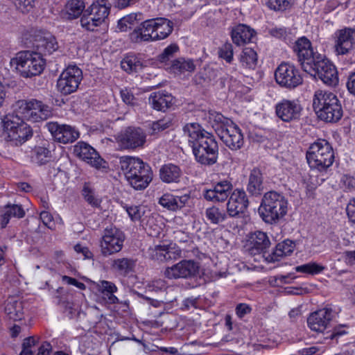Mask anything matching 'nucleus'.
I'll list each match as a JSON object with an SVG mask.
<instances>
[{"label": "nucleus", "mask_w": 355, "mask_h": 355, "mask_svg": "<svg viewBox=\"0 0 355 355\" xmlns=\"http://www.w3.org/2000/svg\"><path fill=\"white\" fill-rule=\"evenodd\" d=\"M183 130L189 137V142L198 162L212 165L217 162L218 146L211 134L202 129L197 123L187 124Z\"/></svg>", "instance_id": "obj_1"}, {"label": "nucleus", "mask_w": 355, "mask_h": 355, "mask_svg": "<svg viewBox=\"0 0 355 355\" xmlns=\"http://www.w3.org/2000/svg\"><path fill=\"white\" fill-rule=\"evenodd\" d=\"M119 166L129 184L135 190L145 189L153 180L151 168L138 157H121Z\"/></svg>", "instance_id": "obj_2"}, {"label": "nucleus", "mask_w": 355, "mask_h": 355, "mask_svg": "<svg viewBox=\"0 0 355 355\" xmlns=\"http://www.w3.org/2000/svg\"><path fill=\"white\" fill-rule=\"evenodd\" d=\"M209 121L223 142L232 150L240 149L243 145V136L241 129L223 114L209 112Z\"/></svg>", "instance_id": "obj_3"}, {"label": "nucleus", "mask_w": 355, "mask_h": 355, "mask_svg": "<svg viewBox=\"0 0 355 355\" xmlns=\"http://www.w3.org/2000/svg\"><path fill=\"white\" fill-rule=\"evenodd\" d=\"M313 107L318 117L327 123H336L343 116L340 101L332 92L316 91L313 98Z\"/></svg>", "instance_id": "obj_4"}, {"label": "nucleus", "mask_w": 355, "mask_h": 355, "mask_svg": "<svg viewBox=\"0 0 355 355\" xmlns=\"http://www.w3.org/2000/svg\"><path fill=\"white\" fill-rule=\"evenodd\" d=\"M288 205L287 199L282 194L268 191L262 198L259 214L265 223L275 224L287 214Z\"/></svg>", "instance_id": "obj_5"}, {"label": "nucleus", "mask_w": 355, "mask_h": 355, "mask_svg": "<svg viewBox=\"0 0 355 355\" xmlns=\"http://www.w3.org/2000/svg\"><path fill=\"white\" fill-rule=\"evenodd\" d=\"M24 119L16 110L15 114H8L3 121V137L12 145H21L32 137V130Z\"/></svg>", "instance_id": "obj_6"}, {"label": "nucleus", "mask_w": 355, "mask_h": 355, "mask_svg": "<svg viewBox=\"0 0 355 355\" xmlns=\"http://www.w3.org/2000/svg\"><path fill=\"white\" fill-rule=\"evenodd\" d=\"M309 166L319 172H326L334 162V152L331 144L324 139L312 144L306 152Z\"/></svg>", "instance_id": "obj_7"}, {"label": "nucleus", "mask_w": 355, "mask_h": 355, "mask_svg": "<svg viewBox=\"0 0 355 355\" xmlns=\"http://www.w3.org/2000/svg\"><path fill=\"white\" fill-rule=\"evenodd\" d=\"M10 67L24 78L40 74L44 70V60L40 53L33 51H21L10 61Z\"/></svg>", "instance_id": "obj_8"}, {"label": "nucleus", "mask_w": 355, "mask_h": 355, "mask_svg": "<svg viewBox=\"0 0 355 355\" xmlns=\"http://www.w3.org/2000/svg\"><path fill=\"white\" fill-rule=\"evenodd\" d=\"M312 71H306L315 78L318 77L329 86H336L338 83L335 66L323 55H317L311 64Z\"/></svg>", "instance_id": "obj_9"}, {"label": "nucleus", "mask_w": 355, "mask_h": 355, "mask_svg": "<svg viewBox=\"0 0 355 355\" xmlns=\"http://www.w3.org/2000/svg\"><path fill=\"white\" fill-rule=\"evenodd\" d=\"M18 113L22 118L33 122L44 121L52 116V110L42 101L32 99L29 101H18Z\"/></svg>", "instance_id": "obj_10"}, {"label": "nucleus", "mask_w": 355, "mask_h": 355, "mask_svg": "<svg viewBox=\"0 0 355 355\" xmlns=\"http://www.w3.org/2000/svg\"><path fill=\"white\" fill-rule=\"evenodd\" d=\"M125 234L115 227H107L104 230L100 241L101 254L108 257L119 252L123 246Z\"/></svg>", "instance_id": "obj_11"}, {"label": "nucleus", "mask_w": 355, "mask_h": 355, "mask_svg": "<svg viewBox=\"0 0 355 355\" xmlns=\"http://www.w3.org/2000/svg\"><path fill=\"white\" fill-rule=\"evenodd\" d=\"M82 79V70L76 66H69L58 79V91L63 95L71 94L77 90Z\"/></svg>", "instance_id": "obj_12"}, {"label": "nucleus", "mask_w": 355, "mask_h": 355, "mask_svg": "<svg viewBox=\"0 0 355 355\" xmlns=\"http://www.w3.org/2000/svg\"><path fill=\"white\" fill-rule=\"evenodd\" d=\"M277 83L282 87L293 89L302 83V78L296 67L287 62L281 63L275 71Z\"/></svg>", "instance_id": "obj_13"}, {"label": "nucleus", "mask_w": 355, "mask_h": 355, "mask_svg": "<svg viewBox=\"0 0 355 355\" xmlns=\"http://www.w3.org/2000/svg\"><path fill=\"white\" fill-rule=\"evenodd\" d=\"M293 51L304 71H312L311 64L320 53L313 51L311 42L305 37L299 38L293 46Z\"/></svg>", "instance_id": "obj_14"}, {"label": "nucleus", "mask_w": 355, "mask_h": 355, "mask_svg": "<svg viewBox=\"0 0 355 355\" xmlns=\"http://www.w3.org/2000/svg\"><path fill=\"white\" fill-rule=\"evenodd\" d=\"M355 47V28L345 27L334 34V49L337 55L349 54Z\"/></svg>", "instance_id": "obj_15"}, {"label": "nucleus", "mask_w": 355, "mask_h": 355, "mask_svg": "<svg viewBox=\"0 0 355 355\" xmlns=\"http://www.w3.org/2000/svg\"><path fill=\"white\" fill-rule=\"evenodd\" d=\"M198 264L192 260H182L171 267H168L165 276L168 279L189 278L194 277L198 272Z\"/></svg>", "instance_id": "obj_16"}, {"label": "nucleus", "mask_w": 355, "mask_h": 355, "mask_svg": "<svg viewBox=\"0 0 355 355\" xmlns=\"http://www.w3.org/2000/svg\"><path fill=\"white\" fill-rule=\"evenodd\" d=\"M302 108L295 101L283 99L275 105V113L278 118L284 122L298 120Z\"/></svg>", "instance_id": "obj_17"}, {"label": "nucleus", "mask_w": 355, "mask_h": 355, "mask_svg": "<svg viewBox=\"0 0 355 355\" xmlns=\"http://www.w3.org/2000/svg\"><path fill=\"white\" fill-rule=\"evenodd\" d=\"M146 134L141 128H127L118 137L119 146L124 149H135L144 146Z\"/></svg>", "instance_id": "obj_18"}, {"label": "nucleus", "mask_w": 355, "mask_h": 355, "mask_svg": "<svg viewBox=\"0 0 355 355\" xmlns=\"http://www.w3.org/2000/svg\"><path fill=\"white\" fill-rule=\"evenodd\" d=\"M249 201L244 190H234L227 203V211L230 217H239L248 207Z\"/></svg>", "instance_id": "obj_19"}, {"label": "nucleus", "mask_w": 355, "mask_h": 355, "mask_svg": "<svg viewBox=\"0 0 355 355\" xmlns=\"http://www.w3.org/2000/svg\"><path fill=\"white\" fill-rule=\"evenodd\" d=\"M74 154L92 166L105 168V162L91 146L85 142H78L73 148Z\"/></svg>", "instance_id": "obj_20"}, {"label": "nucleus", "mask_w": 355, "mask_h": 355, "mask_svg": "<svg viewBox=\"0 0 355 355\" xmlns=\"http://www.w3.org/2000/svg\"><path fill=\"white\" fill-rule=\"evenodd\" d=\"M46 126L54 139L60 143H72L79 137L78 131L71 125L49 123Z\"/></svg>", "instance_id": "obj_21"}, {"label": "nucleus", "mask_w": 355, "mask_h": 355, "mask_svg": "<svg viewBox=\"0 0 355 355\" xmlns=\"http://www.w3.org/2000/svg\"><path fill=\"white\" fill-rule=\"evenodd\" d=\"M332 319V311L323 309L312 313L307 319L309 327L314 331L324 333Z\"/></svg>", "instance_id": "obj_22"}, {"label": "nucleus", "mask_w": 355, "mask_h": 355, "mask_svg": "<svg viewBox=\"0 0 355 355\" xmlns=\"http://www.w3.org/2000/svg\"><path fill=\"white\" fill-rule=\"evenodd\" d=\"M154 21L153 19L146 20L141 23L130 34V40L134 43H141L143 42H154L155 40Z\"/></svg>", "instance_id": "obj_23"}, {"label": "nucleus", "mask_w": 355, "mask_h": 355, "mask_svg": "<svg viewBox=\"0 0 355 355\" xmlns=\"http://www.w3.org/2000/svg\"><path fill=\"white\" fill-rule=\"evenodd\" d=\"M232 184L228 180H223L217 182L212 189L205 191L204 198L213 202H224L231 195Z\"/></svg>", "instance_id": "obj_24"}, {"label": "nucleus", "mask_w": 355, "mask_h": 355, "mask_svg": "<svg viewBox=\"0 0 355 355\" xmlns=\"http://www.w3.org/2000/svg\"><path fill=\"white\" fill-rule=\"evenodd\" d=\"M270 245V241L266 233L256 231L249 239L248 251L251 255L265 253Z\"/></svg>", "instance_id": "obj_25"}, {"label": "nucleus", "mask_w": 355, "mask_h": 355, "mask_svg": "<svg viewBox=\"0 0 355 355\" xmlns=\"http://www.w3.org/2000/svg\"><path fill=\"white\" fill-rule=\"evenodd\" d=\"M231 36L235 44L241 46L252 41L255 31L250 26L240 24L232 28Z\"/></svg>", "instance_id": "obj_26"}, {"label": "nucleus", "mask_w": 355, "mask_h": 355, "mask_svg": "<svg viewBox=\"0 0 355 355\" xmlns=\"http://www.w3.org/2000/svg\"><path fill=\"white\" fill-rule=\"evenodd\" d=\"M5 313L10 320H21L24 318V302L15 297H8L5 303Z\"/></svg>", "instance_id": "obj_27"}, {"label": "nucleus", "mask_w": 355, "mask_h": 355, "mask_svg": "<svg viewBox=\"0 0 355 355\" xmlns=\"http://www.w3.org/2000/svg\"><path fill=\"white\" fill-rule=\"evenodd\" d=\"M189 200V194L177 196L171 193H165L159 198V203L169 210L175 211L184 207Z\"/></svg>", "instance_id": "obj_28"}, {"label": "nucleus", "mask_w": 355, "mask_h": 355, "mask_svg": "<svg viewBox=\"0 0 355 355\" xmlns=\"http://www.w3.org/2000/svg\"><path fill=\"white\" fill-rule=\"evenodd\" d=\"M294 248L295 243L292 241L285 240L276 245L272 252L266 257V260L268 262L279 261L282 258L291 255Z\"/></svg>", "instance_id": "obj_29"}, {"label": "nucleus", "mask_w": 355, "mask_h": 355, "mask_svg": "<svg viewBox=\"0 0 355 355\" xmlns=\"http://www.w3.org/2000/svg\"><path fill=\"white\" fill-rule=\"evenodd\" d=\"M149 103L153 108L158 111H165L173 104V97L168 92H154L149 97Z\"/></svg>", "instance_id": "obj_30"}, {"label": "nucleus", "mask_w": 355, "mask_h": 355, "mask_svg": "<svg viewBox=\"0 0 355 355\" xmlns=\"http://www.w3.org/2000/svg\"><path fill=\"white\" fill-rule=\"evenodd\" d=\"M110 8L107 0H96L87 8V12L96 18L97 22L102 24L109 15Z\"/></svg>", "instance_id": "obj_31"}, {"label": "nucleus", "mask_w": 355, "mask_h": 355, "mask_svg": "<svg viewBox=\"0 0 355 355\" xmlns=\"http://www.w3.org/2000/svg\"><path fill=\"white\" fill-rule=\"evenodd\" d=\"M154 21V28L155 40H161L166 38L173 30V23L166 18H155Z\"/></svg>", "instance_id": "obj_32"}, {"label": "nucleus", "mask_w": 355, "mask_h": 355, "mask_svg": "<svg viewBox=\"0 0 355 355\" xmlns=\"http://www.w3.org/2000/svg\"><path fill=\"white\" fill-rule=\"evenodd\" d=\"M247 190L252 196L260 195L263 190V175L259 168H254L251 171Z\"/></svg>", "instance_id": "obj_33"}, {"label": "nucleus", "mask_w": 355, "mask_h": 355, "mask_svg": "<svg viewBox=\"0 0 355 355\" xmlns=\"http://www.w3.org/2000/svg\"><path fill=\"white\" fill-rule=\"evenodd\" d=\"M181 175L180 167L173 164H164L159 170L160 179L166 183L178 182Z\"/></svg>", "instance_id": "obj_34"}, {"label": "nucleus", "mask_w": 355, "mask_h": 355, "mask_svg": "<svg viewBox=\"0 0 355 355\" xmlns=\"http://www.w3.org/2000/svg\"><path fill=\"white\" fill-rule=\"evenodd\" d=\"M37 50L40 55H51L58 49V42L54 36L46 35L41 37L36 44Z\"/></svg>", "instance_id": "obj_35"}, {"label": "nucleus", "mask_w": 355, "mask_h": 355, "mask_svg": "<svg viewBox=\"0 0 355 355\" xmlns=\"http://www.w3.org/2000/svg\"><path fill=\"white\" fill-rule=\"evenodd\" d=\"M50 144L35 146L32 151V162L39 166L44 165L52 159Z\"/></svg>", "instance_id": "obj_36"}, {"label": "nucleus", "mask_w": 355, "mask_h": 355, "mask_svg": "<svg viewBox=\"0 0 355 355\" xmlns=\"http://www.w3.org/2000/svg\"><path fill=\"white\" fill-rule=\"evenodd\" d=\"M97 286L98 291L101 292L104 298L107 300V303H119V299L114 294L117 291V288L114 283L103 280L98 284Z\"/></svg>", "instance_id": "obj_37"}, {"label": "nucleus", "mask_w": 355, "mask_h": 355, "mask_svg": "<svg viewBox=\"0 0 355 355\" xmlns=\"http://www.w3.org/2000/svg\"><path fill=\"white\" fill-rule=\"evenodd\" d=\"M135 266V261L132 259L122 257L113 260L111 267L121 275H126L133 271Z\"/></svg>", "instance_id": "obj_38"}, {"label": "nucleus", "mask_w": 355, "mask_h": 355, "mask_svg": "<svg viewBox=\"0 0 355 355\" xmlns=\"http://www.w3.org/2000/svg\"><path fill=\"white\" fill-rule=\"evenodd\" d=\"M121 66L122 69L131 73L141 71L144 67V64L141 60L135 55H128L123 59Z\"/></svg>", "instance_id": "obj_39"}, {"label": "nucleus", "mask_w": 355, "mask_h": 355, "mask_svg": "<svg viewBox=\"0 0 355 355\" xmlns=\"http://www.w3.org/2000/svg\"><path fill=\"white\" fill-rule=\"evenodd\" d=\"M25 211L19 205H8L5 207V212L2 215L1 227L3 228L8 223L10 218L13 217L22 218Z\"/></svg>", "instance_id": "obj_40"}, {"label": "nucleus", "mask_w": 355, "mask_h": 355, "mask_svg": "<svg viewBox=\"0 0 355 355\" xmlns=\"http://www.w3.org/2000/svg\"><path fill=\"white\" fill-rule=\"evenodd\" d=\"M84 8L83 1L80 0L69 1L65 6V17L68 19H76L82 14Z\"/></svg>", "instance_id": "obj_41"}, {"label": "nucleus", "mask_w": 355, "mask_h": 355, "mask_svg": "<svg viewBox=\"0 0 355 355\" xmlns=\"http://www.w3.org/2000/svg\"><path fill=\"white\" fill-rule=\"evenodd\" d=\"M239 60L243 67L254 69L257 64V54L252 49L245 48L241 52Z\"/></svg>", "instance_id": "obj_42"}, {"label": "nucleus", "mask_w": 355, "mask_h": 355, "mask_svg": "<svg viewBox=\"0 0 355 355\" xmlns=\"http://www.w3.org/2000/svg\"><path fill=\"white\" fill-rule=\"evenodd\" d=\"M171 69L174 71L184 73L185 71L193 72L196 69V65L192 60H185L183 58L173 61Z\"/></svg>", "instance_id": "obj_43"}, {"label": "nucleus", "mask_w": 355, "mask_h": 355, "mask_svg": "<svg viewBox=\"0 0 355 355\" xmlns=\"http://www.w3.org/2000/svg\"><path fill=\"white\" fill-rule=\"evenodd\" d=\"M206 216L211 223L218 224L223 222L227 215L225 212L217 207L213 206L206 210Z\"/></svg>", "instance_id": "obj_44"}, {"label": "nucleus", "mask_w": 355, "mask_h": 355, "mask_svg": "<svg viewBox=\"0 0 355 355\" xmlns=\"http://www.w3.org/2000/svg\"><path fill=\"white\" fill-rule=\"evenodd\" d=\"M325 267L315 262H309L295 267V270L298 272L307 273L309 275H317L321 273Z\"/></svg>", "instance_id": "obj_45"}, {"label": "nucleus", "mask_w": 355, "mask_h": 355, "mask_svg": "<svg viewBox=\"0 0 355 355\" xmlns=\"http://www.w3.org/2000/svg\"><path fill=\"white\" fill-rule=\"evenodd\" d=\"M96 19V18L90 15V12H87V9L80 19V24L82 27L85 28L86 30L93 31L96 27L101 24L97 22Z\"/></svg>", "instance_id": "obj_46"}, {"label": "nucleus", "mask_w": 355, "mask_h": 355, "mask_svg": "<svg viewBox=\"0 0 355 355\" xmlns=\"http://www.w3.org/2000/svg\"><path fill=\"white\" fill-rule=\"evenodd\" d=\"M82 195L84 197V199L92 206L96 207L100 206L101 200L96 198L94 191L87 183L83 186Z\"/></svg>", "instance_id": "obj_47"}, {"label": "nucleus", "mask_w": 355, "mask_h": 355, "mask_svg": "<svg viewBox=\"0 0 355 355\" xmlns=\"http://www.w3.org/2000/svg\"><path fill=\"white\" fill-rule=\"evenodd\" d=\"M166 245H156L149 248L148 254L151 259L164 262V252Z\"/></svg>", "instance_id": "obj_48"}, {"label": "nucleus", "mask_w": 355, "mask_h": 355, "mask_svg": "<svg viewBox=\"0 0 355 355\" xmlns=\"http://www.w3.org/2000/svg\"><path fill=\"white\" fill-rule=\"evenodd\" d=\"M181 250L174 245H166L164 252V261H173L181 257Z\"/></svg>", "instance_id": "obj_49"}, {"label": "nucleus", "mask_w": 355, "mask_h": 355, "mask_svg": "<svg viewBox=\"0 0 355 355\" xmlns=\"http://www.w3.org/2000/svg\"><path fill=\"white\" fill-rule=\"evenodd\" d=\"M233 55V46L230 42L225 43L218 49L219 57L225 60L227 63H231L232 62Z\"/></svg>", "instance_id": "obj_50"}, {"label": "nucleus", "mask_w": 355, "mask_h": 355, "mask_svg": "<svg viewBox=\"0 0 355 355\" xmlns=\"http://www.w3.org/2000/svg\"><path fill=\"white\" fill-rule=\"evenodd\" d=\"M172 124V121L169 117H164L157 121H154L151 124L152 134H155L160 131L168 128Z\"/></svg>", "instance_id": "obj_51"}, {"label": "nucleus", "mask_w": 355, "mask_h": 355, "mask_svg": "<svg viewBox=\"0 0 355 355\" xmlns=\"http://www.w3.org/2000/svg\"><path fill=\"white\" fill-rule=\"evenodd\" d=\"M267 6L276 11H284L290 8L291 0H266Z\"/></svg>", "instance_id": "obj_52"}, {"label": "nucleus", "mask_w": 355, "mask_h": 355, "mask_svg": "<svg viewBox=\"0 0 355 355\" xmlns=\"http://www.w3.org/2000/svg\"><path fill=\"white\" fill-rule=\"evenodd\" d=\"M137 21V14L132 13L121 18L118 21V28L121 31H126Z\"/></svg>", "instance_id": "obj_53"}, {"label": "nucleus", "mask_w": 355, "mask_h": 355, "mask_svg": "<svg viewBox=\"0 0 355 355\" xmlns=\"http://www.w3.org/2000/svg\"><path fill=\"white\" fill-rule=\"evenodd\" d=\"M179 48L177 44H172L167 46L164 51L159 55V60L161 62H166L172 58L175 53L178 51Z\"/></svg>", "instance_id": "obj_54"}, {"label": "nucleus", "mask_w": 355, "mask_h": 355, "mask_svg": "<svg viewBox=\"0 0 355 355\" xmlns=\"http://www.w3.org/2000/svg\"><path fill=\"white\" fill-rule=\"evenodd\" d=\"M125 208L132 220H139L144 214V209L140 206H125Z\"/></svg>", "instance_id": "obj_55"}, {"label": "nucleus", "mask_w": 355, "mask_h": 355, "mask_svg": "<svg viewBox=\"0 0 355 355\" xmlns=\"http://www.w3.org/2000/svg\"><path fill=\"white\" fill-rule=\"evenodd\" d=\"M14 3L18 10L26 12L34 7L35 0H14Z\"/></svg>", "instance_id": "obj_56"}, {"label": "nucleus", "mask_w": 355, "mask_h": 355, "mask_svg": "<svg viewBox=\"0 0 355 355\" xmlns=\"http://www.w3.org/2000/svg\"><path fill=\"white\" fill-rule=\"evenodd\" d=\"M345 328V325L335 327L331 331L326 332L325 334H327V336L324 338L331 340L335 339L337 340L340 336L347 334Z\"/></svg>", "instance_id": "obj_57"}, {"label": "nucleus", "mask_w": 355, "mask_h": 355, "mask_svg": "<svg viewBox=\"0 0 355 355\" xmlns=\"http://www.w3.org/2000/svg\"><path fill=\"white\" fill-rule=\"evenodd\" d=\"M340 185L345 191H352L355 189V178L344 175L340 179Z\"/></svg>", "instance_id": "obj_58"}, {"label": "nucleus", "mask_w": 355, "mask_h": 355, "mask_svg": "<svg viewBox=\"0 0 355 355\" xmlns=\"http://www.w3.org/2000/svg\"><path fill=\"white\" fill-rule=\"evenodd\" d=\"M148 287L152 291H161L167 288L166 282L161 279H155L148 284Z\"/></svg>", "instance_id": "obj_59"}, {"label": "nucleus", "mask_w": 355, "mask_h": 355, "mask_svg": "<svg viewBox=\"0 0 355 355\" xmlns=\"http://www.w3.org/2000/svg\"><path fill=\"white\" fill-rule=\"evenodd\" d=\"M39 339L34 336L26 338L24 340L22 343V350L26 349L28 351H33V348L38 343Z\"/></svg>", "instance_id": "obj_60"}, {"label": "nucleus", "mask_w": 355, "mask_h": 355, "mask_svg": "<svg viewBox=\"0 0 355 355\" xmlns=\"http://www.w3.org/2000/svg\"><path fill=\"white\" fill-rule=\"evenodd\" d=\"M252 311L251 307L246 304H239L236 307V313L239 318H242Z\"/></svg>", "instance_id": "obj_61"}, {"label": "nucleus", "mask_w": 355, "mask_h": 355, "mask_svg": "<svg viewBox=\"0 0 355 355\" xmlns=\"http://www.w3.org/2000/svg\"><path fill=\"white\" fill-rule=\"evenodd\" d=\"M346 211L349 221L355 224V198L350 200L347 206Z\"/></svg>", "instance_id": "obj_62"}, {"label": "nucleus", "mask_w": 355, "mask_h": 355, "mask_svg": "<svg viewBox=\"0 0 355 355\" xmlns=\"http://www.w3.org/2000/svg\"><path fill=\"white\" fill-rule=\"evenodd\" d=\"M121 96L124 103L126 104L133 105L135 101L134 95L127 89L121 91Z\"/></svg>", "instance_id": "obj_63"}, {"label": "nucleus", "mask_w": 355, "mask_h": 355, "mask_svg": "<svg viewBox=\"0 0 355 355\" xmlns=\"http://www.w3.org/2000/svg\"><path fill=\"white\" fill-rule=\"evenodd\" d=\"M347 88L352 94L355 96V72L349 76L347 82Z\"/></svg>", "instance_id": "obj_64"}]
</instances>
